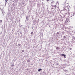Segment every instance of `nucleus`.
Masks as SVG:
<instances>
[{"mask_svg":"<svg viewBox=\"0 0 75 75\" xmlns=\"http://www.w3.org/2000/svg\"><path fill=\"white\" fill-rule=\"evenodd\" d=\"M1 23H2V20H0V24Z\"/></svg>","mask_w":75,"mask_h":75,"instance_id":"8","label":"nucleus"},{"mask_svg":"<svg viewBox=\"0 0 75 75\" xmlns=\"http://www.w3.org/2000/svg\"><path fill=\"white\" fill-rule=\"evenodd\" d=\"M30 60H27L28 62H30Z\"/></svg>","mask_w":75,"mask_h":75,"instance_id":"11","label":"nucleus"},{"mask_svg":"<svg viewBox=\"0 0 75 75\" xmlns=\"http://www.w3.org/2000/svg\"><path fill=\"white\" fill-rule=\"evenodd\" d=\"M7 1H8V0H5V4H6L7 3Z\"/></svg>","mask_w":75,"mask_h":75,"instance_id":"4","label":"nucleus"},{"mask_svg":"<svg viewBox=\"0 0 75 75\" xmlns=\"http://www.w3.org/2000/svg\"><path fill=\"white\" fill-rule=\"evenodd\" d=\"M64 38H65V36H64Z\"/></svg>","mask_w":75,"mask_h":75,"instance_id":"17","label":"nucleus"},{"mask_svg":"<svg viewBox=\"0 0 75 75\" xmlns=\"http://www.w3.org/2000/svg\"><path fill=\"white\" fill-rule=\"evenodd\" d=\"M12 67H14V64H12L11 65Z\"/></svg>","mask_w":75,"mask_h":75,"instance_id":"12","label":"nucleus"},{"mask_svg":"<svg viewBox=\"0 0 75 75\" xmlns=\"http://www.w3.org/2000/svg\"><path fill=\"white\" fill-rule=\"evenodd\" d=\"M56 50H59V47H56Z\"/></svg>","mask_w":75,"mask_h":75,"instance_id":"6","label":"nucleus"},{"mask_svg":"<svg viewBox=\"0 0 75 75\" xmlns=\"http://www.w3.org/2000/svg\"><path fill=\"white\" fill-rule=\"evenodd\" d=\"M33 34V32H32L31 33V34Z\"/></svg>","mask_w":75,"mask_h":75,"instance_id":"14","label":"nucleus"},{"mask_svg":"<svg viewBox=\"0 0 75 75\" xmlns=\"http://www.w3.org/2000/svg\"><path fill=\"white\" fill-rule=\"evenodd\" d=\"M27 70H28V69H27Z\"/></svg>","mask_w":75,"mask_h":75,"instance_id":"20","label":"nucleus"},{"mask_svg":"<svg viewBox=\"0 0 75 75\" xmlns=\"http://www.w3.org/2000/svg\"><path fill=\"white\" fill-rule=\"evenodd\" d=\"M47 1H49V0H46Z\"/></svg>","mask_w":75,"mask_h":75,"instance_id":"18","label":"nucleus"},{"mask_svg":"<svg viewBox=\"0 0 75 75\" xmlns=\"http://www.w3.org/2000/svg\"><path fill=\"white\" fill-rule=\"evenodd\" d=\"M53 7H55V8H56V5H54Z\"/></svg>","mask_w":75,"mask_h":75,"instance_id":"9","label":"nucleus"},{"mask_svg":"<svg viewBox=\"0 0 75 75\" xmlns=\"http://www.w3.org/2000/svg\"><path fill=\"white\" fill-rule=\"evenodd\" d=\"M18 45L19 46H20V45H21V44H18Z\"/></svg>","mask_w":75,"mask_h":75,"instance_id":"13","label":"nucleus"},{"mask_svg":"<svg viewBox=\"0 0 75 75\" xmlns=\"http://www.w3.org/2000/svg\"><path fill=\"white\" fill-rule=\"evenodd\" d=\"M65 10H67V9H65Z\"/></svg>","mask_w":75,"mask_h":75,"instance_id":"22","label":"nucleus"},{"mask_svg":"<svg viewBox=\"0 0 75 75\" xmlns=\"http://www.w3.org/2000/svg\"><path fill=\"white\" fill-rule=\"evenodd\" d=\"M41 70H42V69H40L38 70V71L40 72V71H41Z\"/></svg>","mask_w":75,"mask_h":75,"instance_id":"3","label":"nucleus"},{"mask_svg":"<svg viewBox=\"0 0 75 75\" xmlns=\"http://www.w3.org/2000/svg\"><path fill=\"white\" fill-rule=\"evenodd\" d=\"M22 52H24V50H23L22 51Z\"/></svg>","mask_w":75,"mask_h":75,"instance_id":"10","label":"nucleus"},{"mask_svg":"<svg viewBox=\"0 0 75 75\" xmlns=\"http://www.w3.org/2000/svg\"><path fill=\"white\" fill-rule=\"evenodd\" d=\"M67 3V0H65V1H64V4H65V3Z\"/></svg>","mask_w":75,"mask_h":75,"instance_id":"5","label":"nucleus"},{"mask_svg":"<svg viewBox=\"0 0 75 75\" xmlns=\"http://www.w3.org/2000/svg\"><path fill=\"white\" fill-rule=\"evenodd\" d=\"M69 50H72V48H69Z\"/></svg>","mask_w":75,"mask_h":75,"instance_id":"15","label":"nucleus"},{"mask_svg":"<svg viewBox=\"0 0 75 75\" xmlns=\"http://www.w3.org/2000/svg\"><path fill=\"white\" fill-rule=\"evenodd\" d=\"M52 9H54V8H52Z\"/></svg>","mask_w":75,"mask_h":75,"instance_id":"19","label":"nucleus"},{"mask_svg":"<svg viewBox=\"0 0 75 75\" xmlns=\"http://www.w3.org/2000/svg\"><path fill=\"white\" fill-rule=\"evenodd\" d=\"M26 18L27 19V20H28V16L26 17Z\"/></svg>","mask_w":75,"mask_h":75,"instance_id":"7","label":"nucleus"},{"mask_svg":"<svg viewBox=\"0 0 75 75\" xmlns=\"http://www.w3.org/2000/svg\"><path fill=\"white\" fill-rule=\"evenodd\" d=\"M31 65H33V64H31Z\"/></svg>","mask_w":75,"mask_h":75,"instance_id":"21","label":"nucleus"},{"mask_svg":"<svg viewBox=\"0 0 75 75\" xmlns=\"http://www.w3.org/2000/svg\"><path fill=\"white\" fill-rule=\"evenodd\" d=\"M61 55L62 57L64 56V58H65V56H66V55H65V54L64 55V54H61Z\"/></svg>","mask_w":75,"mask_h":75,"instance_id":"2","label":"nucleus"},{"mask_svg":"<svg viewBox=\"0 0 75 75\" xmlns=\"http://www.w3.org/2000/svg\"><path fill=\"white\" fill-rule=\"evenodd\" d=\"M57 34H59V32H57Z\"/></svg>","mask_w":75,"mask_h":75,"instance_id":"16","label":"nucleus"},{"mask_svg":"<svg viewBox=\"0 0 75 75\" xmlns=\"http://www.w3.org/2000/svg\"><path fill=\"white\" fill-rule=\"evenodd\" d=\"M69 21V19H66L65 21V23H68V22Z\"/></svg>","mask_w":75,"mask_h":75,"instance_id":"1","label":"nucleus"}]
</instances>
